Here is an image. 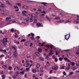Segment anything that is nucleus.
Masks as SVG:
<instances>
[{
  "instance_id": "f257e3e1",
  "label": "nucleus",
  "mask_w": 79,
  "mask_h": 79,
  "mask_svg": "<svg viewBox=\"0 0 79 79\" xmlns=\"http://www.w3.org/2000/svg\"><path fill=\"white\" fill-rule=\"evenodd\" d=\"M12 49H14L15 50L14 52V55L15 58H16V56H17V50L16 49V48L14 46H12Z\"/></svg>"
},
{
  "instance_id": "f03ea898",
  "label": "nucleus",
  "mask_w": 79,
  "mask_h": 79,
  "mask_svg": "<svg viewBox=\"0 0 79 79\" xmlns=\"http://www.w3.org/2000/svg\"><path fill=\"white\" fill-rule=\"evenodd\" d=\"M64 60L67 61L68 62H69V63H70V64L71 63V65H72V66H74L75 65V63L74 62H72L71 61L69 60L66 57L64 58Z\"/></svg>"
},
{
  "instance_id": "7ed1b4c3",
  "label": "nucleus",
  "mask_w": 79,
  "mask_h": 79,
  "mask_svg": "<svg viewBox=\"0 0 79 79\" xmlns=\"http://www.w3.org/2000/svg\"><path fill=\"white\" fill-rule=\"evenodd\" d=\"M22 15H23V16H26L27 15H26V13H27V11L24 10L23 11H22Z\"/></svg>"
},
{
  "instance_id": "20e7f679",
  "label": "nucleus",
  "mask_w": 79,
  "mask_h": 79,
  "mask_svg": "<svg viewBox=\"0 0 79 79\" xmlns=\"http://www.w3.org/2000/svg\"><path fill=\"white\" fill-rule=\"evenodd\" d=\"M47 47L48 48H49L50 49V47H51L50 48L51 49H52L53 47H54V46H53V45H46L45 46V47Z\"/></svg>"
},
{
  "instance_id": "39448f33",
  "label": "nucleus",
  "mask_w": 79,
  "mask_h": 79,
  "mask_svg": "<svg viewBox=\"0 0 79 79\" xmlns=\"http://www.w3.org/2000/svg\"><path fill=\"white\" fill-rule=\"evenodd\" d=\"M30 18V17H28L27 19H26L24 20V22L25 23H26L28 22L29 21V19Z\"/></svg>"
},
{
  "instance_id": "423d86ee",
  "label": "nucleus",
  "mask_w": 79,
  "mask_h": 79,
  "mask_svg": "<svg viewBox=\"0 0 79 79\" xmlns=\"http://www.w3.org/2000/svg\"><path fill=\"white\" fill-rule=\"evenodd\" d=\"M28 15L29 16H30V17H31L29 19L30 20V21H34V19H32V14H29Z\"/></svg>"
},
{
  "instance_id": "0eeeda50",
  "label": "nucleus",
  "mask_w": 79,
  "mask_h": 79,
  "mask_svg": "<svg viewBox=\"0 0 79 79\" xmlns=\"http://www.w3.org/2000/svg\"><path fill=\"white\" fill-rule=\"evenodd\" d=\"M36 25L38 27H43V26L41 25L40 23H37Z\"/></svg>"
},
{
  "instance_id": "6e6552de",
  "label": "nucleus",
  "mask_w": 79,
  "mask_h": 79,
  "mask_svg": "<svg viewBox=\"0 0 79 79\" xmlns=\"http://www.w3.org/2000/svg\"><path fill=\"white\" fill-rule=\"evenodd\" d=\"M52 69H54V70H56L58 69V66H55L52 68Z\"/></svg>"
},
{
  "instance_id": "1a4fd4ad",
  "label": "nucleus",
  "mask_w": 79,
  "mask_h": 79,
  "mask_svg": "<svg viewBox=\"0 0 79 79\" xmlns=\"http://www.w3.org/2000/svg\"><path fill=\"white\" fill-rule=\"evenodd\" d=\"M76 54L79 55V48H77V51L76 52Z\"/></svg>"
},
{
  "instance_id": "9d476101",
  "label": "nucleus",
  "mask_w": 79,
  "mask_h": 79,
  "mask_svg": "<svg viewBox=\"0 0 79 79\" xmlns=\"http://www.w3.org/2000/svg\"><path fill=\"white\" fill-rule=\"evenodd\" d=\"M71 21L70 20H66L65 22H64L65 24H66V23H71Z\"/></svg>"
},
{
  "instance_id": "9b49d317",
  "label": "nucleus",
  "mask_w": 79,
  "mask_h": 79,
  "mask_svg": "<svg viewBox=\"0 0 79 79\" xmlns=\"http://www.w3.org/2000/svg\"><path fill=\"white\" fill-rule=\"evenodd\" d=\"M22 7L23 8H24V9H28V8H29V6L25 5L23 6Z\"/></svg>"
},
{
  "instance_id": "f8f14e48",
  "label": "nucleus",
  "mask_w": 79,
  "mask_h": 79,
  "mask_svg": "<svg viewBox=\"0 0 79 79\" xmlns=\"http://www.w3.org/2000/svg\"><path fill=\"white\" fill-rule=\"evenodd\" d=\"M67 35H65V39H66V40H68L69 38V36Z\"/></svg>"
},
{
  "instance_id": "ddd939ff",
  "label": "nucleus",
  "mask_w": 79,
  "mask_h": 79,
  "mask_svg": "<svg viewBox=\"0 0 79 79\" xmlns=\"http://www.w3.org/2000/svg\"><path fill=\"white\" fill-rule=\"evenodd\" d=\"M40 67V64H39V63L37 64L36 66L35 67L36 69H38V68H39Z\"/></svg>"
},
{
  "instance_id": "4468645a",
  "label": "nucleus",
  "mask_w": 79,
  "mask_h": 79,
  "mask_svg": "<svg viewBox=\"0 0 79 79\" xmlns=\"http://www.w3.org/2000/svg\"><path fill=\"white\" fill-rule=\"evenodd\" d=\"M3 41V42H2V43L4 45H6L7 44L6 43L5 41V38H4Z\"/></svg>"
},
{
  "instance_id": "2eb2a0df",
  "label": "nucleus",
  "mask_w": 79,
  "mask_h": 79,
  "mask_svg": "<svg viewBox=\"0 0 79 79\" xmlns=\"http://www.w3.org/2000/svg\"><path fill=\"white\" fill-rule=\"evenodd\" d=\"M35 54L36 56H38V57L40 56V54L38 52H36Z\"/></svg>"
},
{
  "instance_id": "dca6fc26",
  "label": "nucleus",
  "mask_w": 79,
  "mask_h": 79,
  "mask_svg": "<svg viewBox=\"0 0 79 79\" xmlns=\"http://www.w3.org/2000/svg\"><path fill=\"white\" fill-rule=\"evenodd\" d=\"M32 17L34 18H37V17L36 15L34 14H32Z\"/></svg>"
},
{
  "instance_id": "f3484780",
  "label": "nucleus",
  "mask_w": 79,
  "mask_h": 79,
  "mask_svg": "<svg viewBox=\"0 0 79 79\" xmlns=\"http://www.w3.org/2000/svg\"><path fill=\"white\" fill-rule=\"evenodd\" d=\"M2 68H3L4 69H7L8 67H7V65H4L2 66Z\"/></svg>"
},
{
  "instance_id": "a211bd4d",
  "label": "nucleus",
  "mask_w": 79,
  "mask_h": 79,
  "mask_svg": "<svg viewBox=\"0 0 79 79\" xmlns=\"http://www.w3.org/2000/svg\"><path fill=\"white\" fill-rule=\"evenodd\" d=\"M32 72L33 73H35L37 72V70L35 69H33L32 70Z\"/></svg>"
},
{
  "instance_id": "6ab92c4d",
  "label": "nucleus",
  "mask_w": 79,
  "mask_h": 79,
  "mask_svg": "<svg viewBox=\"0 0 79 79\" xmlns=\"http://www.w3.org/2000/svg\"><path fill=\"white\" fill-rule=\"evenodd\" d=\"M19 72H16V73H15V75L17 77L18 76V75H19Z\"/></svg>"
},
{
  "instance_id": "aec40b11",
  "label": "nucleus",
  "mask_w": 79,
  "mask_h": 79,
  "mask_svg": "<svg viewBox=\"0 0 79 79\" xmlns=\"http://www.w3.org/2000/svg\"><path fill=\"white\" fill-rule=\"evenodd\" d=\"M68 57H70V56H72V55H71V53H68Z\"/></svg>"
},
{
  "instance_id": "412c9836",
  "label": "nucleus",
  "mask_w": 79,
  "mask_h": 79,
  "mask_svg": "<svg viewBox=\"0 0 79 79\" xmlns=\"http://www.w3.org/2000/svg\"><path fill=\"white\" fill-rule=\"evenodd\" d=\"M39 46L41 47V46H44V44L42 43H39L38 44Z\"/></svg>"
},
{
  "instance_id": "4be33fe9",
  "label": "nucleus",
  "mask_w": 79,
  "mask_h": 79,
  "mask_svg": "<svg viewBox=\"0 0 79 79\" xmlns=\"http://www.w3.org/2000/svg\"><path fill=\"white\" fill-rule=\"evenodd\" d=\"M55 23L56 24H60V20L56 22H55Z\"/></svg>"
},
{
  "instance_id": "5701e85b",
  "label": "nucleus",
  "mask_w": 79,
  "mask_h": 79,
  "mask_svg": "<svg viewBox=\"0 0 79 79\" xmlns=\"http://www.w3.org/2000/svg\"><path fill=\"white\" fill-rule=\"evenodd\" d=\"M40 59L42 61H44V58L43 57H40Z\"/></svg>"
},
{
  "instance_id": "b1692460",
  "label": "nucleus",
  "mask_w": 79,
  "mask_h": 79,
  "mask_svg": "<svg viewBox=\"0 0 79 79\" xmlns=\"http://www.w3.org/2000/svg\"><path fill=\"white\" fill-rule=\"evenodd\" d=\"M73 74H74V72H70L69 73V74L70 76L71 75H73Z\"/></svg>"
},
{
  "instance_id": "393cba45",
  "label": "nucleus",
  "mask_w": 79,
  "mask_h": 79,
  "mask_svg": "<svg viewBox=\"0 0 79 79\" xmlns=\"http://www.w3.org/2000/svg\"><path fill=\"white\" fill-rule=\"evenodd\" d=\"M46 64L47 66H49L50 64L49 63V62L48 61L47 62Z\"/></svg>"
},
{
  "instance_id": "a878e982",
  "label": "nucleus",
  "mask_w": 79,
  "mask_h": 79,
  "mask_svg": "<svg viewBox=\"0 0 79 79\" xmlns=\"http://www.w3.org/2000/svg\"><path fill=\"white\" fill-rule=\"evenodd\" d=\"M38 51L39 52H42V49H41V48H39L38 49Z\"/></svg>"
},
{
  "instance_id": "bb28decb",
  "label": "nucleus",
  "mask_w": 79,
  "mask_h": 79,
  "mask_svg": "<svg viewBox=\"0 0 79 79\" xmlns=\"http://www.w3.org/2000/svg\"><path fill=\"white\" fill-rule=\"evenodd\" d=\"M60 17H56L55 18V19H60Z\"/></svg>"
},
{
  "instance_id": "cd10ccee",
  "label": "nucleus",
  "mask_w": 79,
  "mask_h": 79,
  "mask_svg": "<svg viewBox=\"0 0 79 79\" xmlns=\"http://www.w3.org/2000/svg\"><path fill=\"white\" fill-rule=\"evenodd\" d=\"M45 58L46 60H48L49 59V57L47 55L45 56Z\"/></svg>"
},
{
  "instance_id": "c85d7f7f",
  "label": "nucleus",
  "mask_w": 79,
  "mask_h": 79,
  "mask_svg": "<svg viewBox=\"0 0 79 79\" xmlns=\"http://www.w3.org/2000/svg\"><path fill=\"white\" fill-rule=\"evenodd\" d=\"M24 45L26 46H27V42H25L24 43Z\"/></svg>"
},
{
  "instance_id": "c756f323",
  "label": "nucleus",
  "mask_w": 79,
  "mask_h": 79,
  "mask_svg": "<svg viewBox=\"0 0 79 79\" xmlns=\"http://www.w3.org/2000/svg\"><path fill=\"white\" fill-rule=\"evenodd\" d=\"M70 66H68L66 67V69H67V70H69L70 69Z\"/></svg>"
},
{
  "instance_id": "7c9ffc66",
  "label": "nucleus",
  "mask_w": 79,
  "mask_h": 79,
  "mask_svg": "<svg viewBox=\"0 0 79 79\" xmlns=\"http://www.w3.org/2000/svg\"><path fill=\"white\" fill-rule=\"evenodd\" d=\"M59 21L60 22V23H63L64 22V20H59Z\"/></svg>"
},
{
  "instance_id": "2f4dec72",
  "label": "nucleus",
  "mask_w": 79,
  "mask_h": 79,
  "mask_svg": "<svg viewBox=\"0 0 79 79\" xmlns=\"http://www.w3.org/2000/svg\"><path fill=\"white\" fill-rule=\"evenodd\" d=\"M2 78H3L4 79V78H5V77H6L5 75H2Z\"/></svg>"
},
{
  "instance_id": "473e14b6",
  "label": "nucleus",
  "mask_w": 79,
  "mask_h": 79,
  "mask_svg": "<svg viewBox=\"0 0 79 79\" xmlns=\"http://www.w3.org/2000/svg\"><path fill=\"white\" fill-rule=\"evenodd\" d=\"M15 34H16L15 35V38H18V35L16 34V33H15Z\"/></svg>"
},
{
  "instance_id": "72a5a7b5",
  "label": "nucleus",
  "mask_w": 79,
  "mask_h": 79,
  "mask_svg": "<svg viewBox=\"0 0 79 79\" xmlns=\"http://www.w3.org/2000/svg\"><path fill=\"white\" fill-rule=\"evenodd\" d=\"M41 3L42 4H43V5H45L47 4V3L46 2H41Z\"/></svg>"
},
{
  "instance_id": "f704fd0d",
  "label": "nucleus",
  "mask_w": 79,
  "mask_h": 79,
  "mask_svg": "<svg viewBox=\"0 0 79 79\" xmlns=\"http://www.w3.org/2000/svg\"><path fill=\"white\" fill-rule=\"evenodd\" d=\"M14 8L15 9H18V7L16 6H14Z\"/></svg>"
},
{
  "instance_id": "c9c22d12",
  "label": "nucleus",
  "mask_w": 79,
  "mask_h": 79,
  "mask_svg": "<svg viewBox=\"0 0 79 79\" xmlns=\"http://www.w3.org/2000/svg\"><path fill=\"white\" fill-rule=\"evenodd\" d=\"M26 41V40L25 39H23L21 41V42H25Z\"/></svg>"
},
{
  "instance_id": "e433bc0d",
  "label": "nucleus",
  "mask_w": 79,
  "mask_h": 79,
  "mask_svg": "<svg viewBox=\"0 0 79 79\" xmlns=\"http://www.w3.org/2000/svg\"><path fill=\"white\" fill-rule=\"evenodd\" d=\"M11 19V18L10 17H7L6 18V20H10V19Z\"/></svg>"
},
{
  "instance_id": "4c0bfd02",
  "label": "nucleus",
  "mask_w": 79,
  "mask_h": 79,
  "mask_svg": "<svg viewBox=\"0 0 79 79\" xmlns=\"http://www.w3.org/2000/svg\"><path fill=\"white\" fill-rule=\"evenodd\" d=\"M1 8H4L5 7V6H4V5L3 4H2V5L0 6Z\"/></svg>"
},
{
  "instance_id": "58836bf2",
  "label": "nucleus",
  "mask_w": 79,
  "mask_h": 79,
  "mask_svg": "<svg viewBox=\"0 0 79 79\" xmlns=\"http://www.w3.org/2000/svg\"><path fill=\"white\" fill-rule=\"evenodd\" d=\"M31 40H34L35 39H34V38L33 37H31Z\"/></svg>"
},
{
  "instance_id": "ea45409f",
  "label": "nucleus",
  "mask_w": 79,
  "mask_h": 79,
  "mask_svg": "<svg viewBox=\"0 0 79 79\" xmlns=\"http://www.w3.org/2000/svg\"><path fill=\"white\" fill-rule=\"evenodd\" d=\"M8 68L10 70H11L12 69V67L10 66H9L8 67Z\"/></svg>"
},
{
  "instance_id": "a19ab883",
  "label": "nucleus",
  "mask_w": 79,
  "mask_h": 79,
  "mask_svg": "<svg viewBox=\"0 0 79 79\" xmlns=\"http://www.w3.org/2000/svg\"><path fill=\"white\" fill-rule=\"evenodd\" d=\"M63 58L61 57H60L59 59V60L60 61H62V60H63Z\"/></svg>"
},
{
  "instance_id": "79ce46f5",
  "label": "nucleus",
  "mask_w": 79,
  "mask_h": 79,
  "mask_svg": "<svg viewBox=\"0 0 79 79\" xmlns=\"http://www.w3.org/2000/svg\"><path fill=\"white\" fill-rule=\"evenodd\" d=\"M16 5H18V6H21V3H16Z\"/></svg>"
},
{
  "instance_id": "37998d69",
  "label": "nucleus",
  "mask_w": 79,
  "mask_h": 79,
  "mask_svg": "<svg viewBox=\"0 0 79 79\" xmlns=\"http://www.w3.org/2000/svg\"><path fill=\"white\" fill-rule=\"evenodd\" d=\"M38 11H39L40 13H42V10L39 9L38 10Z\"/></svg>"
},
{
  "instance_id": "c03bdc74",
  "label": "nucleus",
  "mask_w": 79,
  "mask_h": 79,
  "mask_svg": "<svg viewBox=\"0 0 79 79\" xmlns=\"http://www.w3.org/2000/svg\"><path fill=\"white\" fill-rule=\"evenodd\" d=\"M2 52H3L4 53H6V50H2Z\"/></svg>"
},
{
  "instance_id": "a18cd8bd",
  "label": "nucleus",
  "mask_w": 79,
  "mask_h": 79,
  "mask_svg": "<svg viewBox=\"0 0 79 79\" xmlns=\"http://www.w3.org/2000/svg\"><path fill=\"white\" fill-rule=\"evenodd\" d=\"M15 68H17L18 69V70H20V68H19V67L16 66Z\"/></svg>"
},
{
  "instance_id": "49530a36",
  "label": "nucleus",
  "mask_w": 79,
  "mask_h": 79,
  "mask_svg": "<svg viewBox=\"0 0 79 79\" xmlns=\"http://www.w3.org/2000/svg\"><path fill=\"white\" fill-rule=\"evenodd\" d=\"M41 13H44V14H45L46 13V12L44 11H42Z\"/></svg>"
},
{
  "instance_id": "de8ad7c7",
  "label": "nucleus",
  "mask_w": 79,
  "mask_h": 79,
  "mask_svg": "<svg viewBox=\"0 0 79 79\" xmlns=\"http://www.w3.org/2000/svg\"><path fill=\"white\" fill-rule=\"evenodd\" d=\"M46 19H48V20H49V21H50V19H49V18H48V16H47L46 17Z\"/></svg>"
},
{
  "instance_id": "09e8293b",
  "label": "nucleus",
  "mask_w": 79,
  "mask_h": 79,
  "mask_svg": "<svg viewBox=\"0 0 79 79\" xmlns=\"http://www.w3.org/2000/svg\"><path fill=\"white\" fill-rule=\"evenodd\" d=\"M6 3L8 5H10V2H8V1H6Z\"/></svg>"
},
{
  "instance_id": "8fccbe9b",
  "label": "nucleus",
  "mask_w": 79,
  "mask_h": 79,
  "mask_svg": "<svg viewBox=\"0 0 79 79\" xmlns=\"http://www.w3.org/2000/svg\"><path fill=\"white\" fill-rule=\"evenodd\" d=\"M64 51H65V52H69V49L65 50H64Z\"/></svg>"
},
{
  "instance_id": "3c124183",
  "label": "nucleus",
  "mask_w": 79,
  "mask_h": 79,
  "mask_svg": "<svg viewBox=\"0 0 79 79\" xmlns=\"http://www.w3.org/2000/svg\"><path fill=\"white\" fill-rule=\"evenodd\" d=\"M63 74H64V76H66V72H63Z\"/></svg>"
},
{
  "instance_id": "603ef678",
  "label": "nucleus",
  "mask_w": 79,
  "mask_h": 79,
  "mask_svg": "<svg viewBox=\"0 0 79 79\" xmlns=\"http://www.w3.org/2000/svg\"><path fill=\"white\" fill-rule=\"evenodd\" d=\"M24 71H23V72H20V73H21V74H24Z\"/></svg>"
},
{
  "instance_id": "864d4df0",
  "label": "nucleus",
  "mask_w": 79,
  "mask_h": 79,
  "mask_svg": "<svg viewBox=\"0 0 79 79\" xmlns=\"http://www.w3.org/2000/svg\"><path fill=\"white\" fill-rule=\"evenodd\" d=\"M75 64L77 66H79V64L77 63H76Z\"/></svg>"
},
{
  "instance_id": "5fc2aeb1",
  "label": "nucleus",
  "mask_w": 79,
  "mask_h": 79,
  "mask_svg": "<svg viewBox=\"0 0 79 79\" xmlns=\"http://www.w3.org/2000/svg\"><path fill=\"white\" fill-rule=\"evenodd\" d=\"M64 69V67H60V69Z\"/></svg>"
},
{
  "instance_id": "6e6d98bb",
  "label": "nucleus",
  "mask_w": 79,
  "mask_h": 79,
  "mask_svg": "<svg viewBox=\"0 0 79 79\" xmlns=\"http://www.w3.org/2000/svg\"><path fill=\"white\" fill-rule=\"evenodd\" d=\"M26 69L27 71H28L29 70V68H27Z\"/></svg>"
},
{
  "instance_id": "4d7b16f0",
  "label": "nucleus",
  "mask_w": 79,
  "mask_h": 79,
  "mask_svg": "<svg viewBox=\"0 0 79 79\" xmlns=\"http://www.w3.org/2000/svg\"><path fill=\"white\" fill-rule=\"evenodd\" d=\"M32 45H33L32 43H31L30 44V47H31V46H32Z\"/></svg>"
},
{
  "instance_id": "13d9d810",
  "label": "nucleus",
  "mask_w": 79,
  "mask_h": 79,
  "mask_svg": "<svg viewBox=\"0 0 79 79\" xmlns=\"http://www.w3.org/2000/svg\"><path fill=\"white\" fill-rule=\"evenodd\" d=\"M13 31H14V29H12L10 30L11 32H13Z\"/></svg>"
},
{
  "instance_id": "bf43d9fd",
  "label": "nucleus",
  "mask_w": 79,
  "mask_h": 79,
  "mask_svg": "<svg viewBox=\"0 0 79 79\" xmlns=\"http://www.w3.org/2000/svg\"><path fill=\"white\" fill-rule=\"evenodd\" d=\"M27 43H28V44H30V43H31V41L30 40H29V41H27Z\"/></svg>"
},
{
  "instance_id": "052dcab7",
  "label": "nucleus",
  "mask_w": 79,
  "mask_h": 79,
  "mask_svg": "<svg viewBox=\"0 0 79 79\" xmlns=\"http://www.w3.org/2000/svg\"><path fill=\"white\" fill-rule=\"evenodd\" d=\"M29 62V60H26V63H28Z\"/></svg>"
},
{
  "instance_id": "680f3d73",
  "label": "nucleus",
  "mask_w": 79,
  "mask_h": 79,
  "mask_svg": "<svg viewBox=\"0 0 79 79\" xmlns=\"http://www.w3.org/2000/svg\"><path fill=\"white\" fill-rule=\"evenodd\" d=\"M4 55H2L1 56H0V58H2V57H3Z\"/></svg>"
},
{
  "instance_id": "e2e57ef3",
  "label": "nucleus",
  "mask_w": 79,
  "mask_h": 79,
  "mask_svg": "<svg viewBox=\"0 0 79 79\" xmlns=\"http://www.w3.org/2000/svg\"><path fill=\"white\" fill-rule=\"evenodd\" d=\"M31 36H32V37H34V34H33V33H31Z\"/></svg>"
},
{
  "instance_id": "0e129e2a",
  "label": "nucleus",
  "mask_w": 79,
  "mask_h": 79,
  "mask_svg": "<svg viewBox=\"0 0 79 79\" xmlns=\"http://www.w3.org/2000/svg\"><path fill=\"white\" fill-rule=\"evenodd\" d=\"M55 61H58V59L55 58Z\"/></svg>"
},
{
  "instance_id": "69168bd1",
  "label": "nucleus",
  "mask_w": 79,
  "mask_h": 79,
  "mask_svg": "<svg viewBox=\"0 0 79 79\" xmlns=\"http://www.w3.org/2000/svg\"><path fill=\"white\" fill-rule=\"evenodd\" d=\"M56 56L58 55V52H57L56 51Z\"/></svg>"
},
{
  "instance_id": "338daca9",
  "label": "nucleus",
  "mask_w": 79,
  "mask_h": 79,
  "mask_svg": "<svg viewBox=\"0 0 79 79\" xmlns=\"http://www.w3.org/2000/svg\"><path fill=\"white\" fill-rule=\"evenodd\" d=\"M52 57L53 58H55V56H53Z\"/></svg>"
},
{
  "instance_id": "774afa93",
  "label": "nucleus",
  "mask_w": 79,
  "mask_h": 79,
  "mask_svg": "<svg viewBox=\"0 0 79 79\" xmlns=\"http://www.w3.org/2000/svg\"><path fill=\"white\" fill-rule=\"evenodd\" d=\"M13 78H14V79H15V78H16V76L15 75L13 76Z\"/></svg>"
}]
</instances>
